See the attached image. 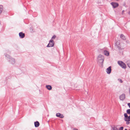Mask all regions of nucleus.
Listing matches in <instances>:
<instances>
[{
	"label": "nucleus",
	"instance_id": "obj_23",
	"mask_svg": "<svg viewBox=\"0 0 130 130\" xmlns=\"http://www.w3.org/2000/svg\"><path fill=\"white\" fill-rule=\"evenodd\" d=\"M123 127H121L120 128L119 130H123Z\"/></svg>",
	"mask_w": 130,
	"mask_h": 130
},
{
	"label": "nucleus",
	"instance_id": "obj_16",
	"mask_svg": "<svg viewBox=\"0 0 130 130\" xmlns=\"http://www.w3.org/2000/svg\"><path fill=\"white\" fill-rule=\"evenodd\" d=\"M126 63L128 67L130 68V61H127L126 62Z\"/></svg>",
	"mask_w": 130,
	"mask_h": 130
},
{
	"label": "nucleus",
	"instance_id": "obj_12",
	"mask_svg": "<svg viewBox=\"0 0 130 130\" xmlns=\"http://www.w3.org/2000/svg\"><path fill=\"white\" fill-rule=\"evenodd\" d=\"M34 124L35 126L36 127H38L40 125L39 122L38 121H37L36 122H35L34 123Z\"/></svg>",
	"mask_w": 130,
	"mask_h": 130
},
{
	"label": "nucleus",
	"instance_id": "obj_21",
	"mask_svg": "<svg viewBox=\"0 0 130 130\" xmlns=\"http://www.w3.org/2000/svg\"><path fill=\"white\" fill-rule=\"evenodd\" d=\"M56 36L55 35H54L52 37L51 40H53L55 39L56 38Z\"/></svg>",
	"mask_w": 130,
	"mask_h": 130
},
{
	"label": "nucleus",
	"instance_id": "obj_26",
	"mask_svg": "<svg viewBox=\"0 0 130 130\" xmlns=\"http://www.w3.org/2000/svg\"><path fill=\"white\" fill-rule=\"evenodd\" d=\"M73 130H78V129L76 128H74L73 129Z\"/></svg>",
	"mask_w": 130,
	"mask_h": 130
},
{
	"label": "nucleus",
	"instance_id": "obj_14",
	"mask_svg": "<svg viewBox=\"0 0 130 130\" xmlns=\"http://www.w3.org/2000/svg\"><path fill=\"white\" fill-rule=\"evenodd\" d=\"M46 87L49 90H51L52 89V87L50 85H46Z\"/></svg>",
	"mask_w": 130,
	"mask_h": 130
},
{
	"label": "nucleus",
	"instance_id": "obj_29",
	"mask_svg": "<svg viewBox=\"0 0 130 130\" xmlns=\"http://www.w3.org/2000/svg\"><path fill=\"white\" fill-rule=\"evenodd\" d=\"M127 130V129L126 128V129H125V130Z\"/></svg>",
	"mask_w": 130,
	"mask_h": 130
},
{
	"label": "nucleus",
	"instance_id": "obj_11",
	"mask_svg": "<svg viewBox=\"0 0 130 130\" xmlns=\"http://www.w3.org/2000/svg\"><path fill=\"white\" fill-rule=\"evenodd\" d=\"M104 54L106 56H108L109 54V52L106 50L104 51Z\"/></svg>",
	"mask_w": 130,
	"mask_h": 130
},
{
	"label": "nucleus",
	"instance_id": "obj_22",
	"mask_svg": "<svg viewBox=\"0 0 130 130\" xmlns=\"http://www.w3.org/2000/svg\"><path fill=\"white\" fill-rule=\"evenodd\" d=\"M127 118V120L128 121H130V116H128Z\"/></svg>",
	"mask_w": 130,
	"mask_h": 130
},
{
	"label": "nucleus",
	"instance_id": "obj_8",
	"mask_svg": "<svg viewBox=\"0 0 130 130\" xmlns=\"http://www.w3.org/2000/svg\"><path fill=\"white\" fill-rule=\"evenodd\" d=\"M125 98V95L122 94L120 96V99L121 100H123Z\"/></svg>",
	"mask_w": 130,
	"mask_h": 130
},
{
	"label": "nucleus",
	"instance_id": "obj_3",
	"mask_svg": "<svg viewBox=\"0 0 130 130\" xmlns=\"http://www.w3.org/2000/svg\"><path fill=\"white\" fill-rule=\"evenodd\" d=\"M116 45L117 46V47L119 50H121L123 49L124 48V45L120 44L118 42H117L116 43Z\"/></svg>",
	"mask_w": 130,
	"mask_h": 130
},
{
	"label": "nucleus",
	"instance_id": "obj_28",
	"mask_svg": "<svg viewBox=\"0 0 130 130\" xmlns=\"http://www.w3.org/2000/svg\"><path fill=\"white\" fill-rule=\"evenodd\" d=\"M129 14H130V11L128 13Z\"/></svg>",
	"mask_w": 130,
	"mask_h": 130
},
{
	"label": "nucleus",
	"instance_id": "obj_24",
	"mask_svg": "<svg viewBox=\"0 0 130 130\" xmlns=\"http://www.w3.org/2000/svg\"><path fill=\"white\" fill-rule=\"evenodd\" d=\"M119 82L121 83H122L123 82V81L121 79H120L118 80Z\"/></svg>",
	"mask_w": 130,
	"mask_h": 130
},
{
	"label": "nucleus",
	"instance_id": "obj_1",
	"mask_svg": "<svg viewBox=\"0 0 130 130\" xmlns=\"http://www.w3.org/2000/svg\"><path fill=\"white\" fill-rule=\"evenodd\" d=\"M104 56L100 54L98 57L97 60L98 63L100 66L103 65V63L104 61Z\"/></svg>",
	"mask_w": 130,
	"mask_h": 130
},
{
	"label": "nucleus",
	"instance_id": "obj_6",
	"mask_svg": "<svg viewBox=\"0 0 130 130\" xmlns=\"http://www.w3.org/2000/svg\"><path fill=\"white\" fill-rule=\"evenodd\" d=\"M111 4L114 8H115L119 6L118 4L116 3L112 2L111 3Z\"/></svg>",
	"mask_w": 130,
	"mask_h": 130
},
{
	"label": "nucleus",
	"instance_id": "obj_30",
	"mask_svg": "<svg viewBox=\"0 0 130 130\" xmlns=\"http://www.w3.org/2000/svg\"><path fill=\"white\" fill-rule=\"evenodd\" d=\"M129 116H130V115Z\"/></svg>",
	"mask_w": 130,
	"mask_h": 130
},
{
	"label": "nucleus",
	"instance_id": "obj_25",
	"mask_svg": "<svg viewBox=\"0 0 130 130\" xmlns=\"http://www.w3.org/2000/svg\"><path fill=\"white\" fill-rule=\"evenodd\" d=\"M128 106L130 108V103H128L127 104Z\"/></svg>",
	"mask_w": 130,
	"mask_h": 130
},
{
	"label": "nucleus",
	"instance_id": "obj_2",
	"mask_svg": "<svg viewBox=\"0 0 130 130\" xmlns=\"http://www.w3.org/2000/svg\"><path fill=\"white\" fill-rule=\"evenodd\" d=\"M5 56L8 58V60L10 63L12 64L15 63V62L14 59L12 58L8 55L6 54Z\"/></svg>",
	"mask_w": 130,
	"mask_h": 130
},
{
	"label": "nucleus",
	"instance_id": "obj_27",
	"mask_svg": "<svg viewBox=\"0 0 130 130\" xmlns=\"http://www.w3.org/2000/svg\"><path fill=\"white\" fill-rule=\"evenodd\" d=\"M129 93L130 94V87L129 88Z\"/></svg>",
	"mask_w": 130,
	"mask_h": 130
},
{
	"label": "nucleus",
	"instance_id": "obj_20",
	"mask_svg": "<svg viewBox=\"0 0 130 130\" xmlns=\"http://www.w3.org/2000/svg\"><path fill=\"white\" fill-rule=\"evenodd\" d=\"M124 116L125 118H127L128 117V116L126 113H125L124 114Z\"/></svg>",
	"mask_w": 130,
	"mask_h": 130
},
{
	"label": "nucleus",
	"instance_id": "obj_9",
	"mask_svg": "<svg viewBox=\"0 0 130 130\" xmlns=\"http://www.w3.org/2000/svg\"><path fill=\"white\" fill-rule=\"evenodd\" d=\"M19 35L20 38H23L25 36V34L22 32H21L19 33Z\"/></svg>",
	"mask_w": 130,
	"mask_h": 130
},
{
	"label": "nucleus",
	"instance_id": "obj_7",
	"mask_svg": "<svg viewBox=\"0 0 130 130\" xmlns=\"http://www.w3.org/2000/svg\"><path fill=\"white\" fill-rule=\"evenodd\" d=\"M111 67L110 66L107 69L106 72L108 74H110L111 72Z\"/></svg>",
	"mask_w": 130,
	"mask_h": 130
},
{
	"label": "nucleus",
	"instance_id": "obj_18",
	"mask_svg": "<svg viewBox=\"0 0 130 130\" xmlns=\"http://www.w3.org/2000/svg\"><path fill=\"white\" fill-rule=\"evenodd\" d=\"M112 129L113 130H118V129L117 128V127L115 126H113L112 127Z\"/></svg>",
	"mask_w": 130,
	"mask_h": 130
},
{
	"label": "nucleus",
	"instance_id": "obj_15",
	"mask_svg": "<svg viewBox=\"0 0 130 130\" xmlns=\"http://www.w3.org/2000/svg\"><path fill=\"white\" fill-rule=\"evenodd\" d=\"M3 7L2 5H0V14L2 13L3 10Z\"/></svg>",
	"mask_w": 130,
	"mask_h": 130
},
{
	"label": "nucleus",
	"instance_id": "obj_19",
	"mask_svg": "<svg viewBox=\"0 0 130 130\" xmlns=\"http://www.w3.org/2000/svg\"><path fill=\"white\" fill-rule=\"evenodd\" d=\"M126 112L128 114L130 115V109H128L126 111Z\"/></svg>",
	"mask_w": 130,
	"mask_h": 130
},
{
	"label": "nucleus",
	"instance_id": "obj_4",
	"mask_svg": "<svg viewBox=\"0 0 130 130\" xmlns=\"http://www.w3.org/2000/svg\"><path fill=\"white\" fill-rule=\"evenodd\" d=\"M118 63L122 68L125 69L126 68V66L125 64L123 62L119 61H118Z\"/></svg>",
	"mask_w": 130,
	"mask_h": 130
},
{
	"label": "nucleus",
	"instance_id": "obj_10",
	"mask_svg": "<svg viewBox=\"0 0 130 130\" xmlns=\"http://www.w3.org/2000/svg\"><path fill=\"white\" fill-rule=\"evenodd\" d=\"M56 116L57 117L61 118H63L64 117V116L62 115L59 113H57Z\"/></svg>",
	"mask_w": 130,
	"mask_h": 130
},
{
	"label": "nucleus",
	"instance_id": "obj_5",
	"mask_svg": "<svg viewBox=\"0 0 130 130\" xmlns=\"http://www.w3.org/2000/svg\"><path fill=\"white\" fill-rule=\"evenodd\" d=\"M54 42L53 40H51L47 46V47H52L54 46Z\"/></svg>",
	"mask_w": 130,
	"mask_h": 130
},
{
	"label": "nucleus",
	"instance_id": "obj_17",
	"mask_svg": "<svg viewBox=\"0 0 130 130\" xmlns=\"http://www.w3.org/2000/svg\"><path fill=\"white\" fill-rule=\"evenodd\" d=\"M124 120L126 122V124H127L128 125L130 123L129 121H127V118H125L124 119Z\"/></svg>",
	"mask_w": 130,
	"mask_h": 130
},
{
	"label": "nucleus",
	"instance_id": "obj_13",
	"mask_svg": "<svg viewBox=\"0 0 130 130\" xmlns=\"http://www.w3.org/2000/svg\"><path fill=\"white\" fill-rule=\"evenodd\" d=\"M121 38L123 39V40H125L126 39L125 36L122 34H121L120 35Z\"/></svg>",
	"mask_w": 130,
	"mask_h": 130
}]
</instances>
